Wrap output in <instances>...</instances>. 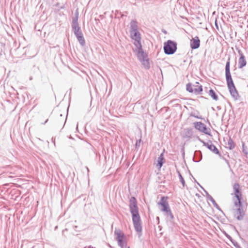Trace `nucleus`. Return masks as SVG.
Returning a JSON list of instances; mask_svg holds the SVG:
<instances>
[{"mask_svg": "<svg viewBox=\"0 0 248 248\" xmlns=\"http://www.w3.org/2000/svg\"><path fill=\"white\" fill-rule=\"evenodd\" d=\"M177 44L176 43L168 40L166 43H165L164 46V52L167 54H172L176 50Z\"/></svg>", "mask_w": 248, "mask_h": 248, "instance_id": "nucleus-6", "label": "nucleus"}, {"mask_svg": "<svg viewBox=\"0 0 248 248\" xmlns=\"http://www.w3.org/2000/svg\"><path fill=\"white\" fill-rule=\"evenodd\" d=\"M78 13L77 12L76 14V16L74 19H73L72 21V25H78Z\"/></svg>", "mask_w": 248, "mask_h": 248, "instance_id": "nucleus-18", "label": "nucleus"}, {"mask_svg": "<svg viewBox=\"0 0 248 248\" xmlns=\"http://www.w3.org/2000/svg\"><path fill=\"white\" fill-rule=\"evenodd\" d=\"M186 88L188 92L195 94H201L202 91V87L199 82L194 84L188 83L186 85Z\"/></svg>", "mask_w": 248, "mask_h": 248, "instance_id": "nucleus-5", "label": "nucleus"}, {"mask_svg": "<svg viewBox=\"0 0 248 248\" xmlns=\"http://www.w3.org/2000/svg\"><path fill=\"white\" fill-rule=\"evenodd\" d=\"M180 179H181V183H182V184H183V185L184 186V184H185V181H184L183 178L182 177V176L181 175H180Z\"/></svg>", "mask_w": 248, "mask_h": 248, "instance_id": "nucleus-19", "label": "nucleus"}, {"mask_svg": "<svg viewBox=\"0 0 248 248\" xmlns=\"http://www.w3.org/2000/svg\"><path fill=\"white\" fill-rule=\"evenodd\" d=\"M207 147L215 154H218L219 152L218 149L213 144H208Z\"/></svg>", "mask_w": 248, "mask_h": 248, "instance_id": "nucleus-17", "label": "nucleus"}, {"mask_svg": "<svg viewBox=\"0 0 248 248\" xmlns=\"http://www.w3.org/2000/svg\"><path fill=\"white\" fill-rule=\"evenodd\" d=\"M114 234L118 241V245L121 248H125L126 246V241L124 232L119 229H116L114 232Z\"/></svg>", "mask_w": 248, "mask_h": 248, "instance_id": "nucleus-4", "label": "nucleus"}, {"mask_svg": "<svg viewBox=\"0 0 248 248\" xmlns=\"http://www.w3.org/2000/svg\"><path fill=\"white\" fill-rule=\"evenodd\" d=\"M168 200V197L163 196L161 197L160 201L158 202L157 204L161 207V211L167 213L171 214V210L170 208Z\"/></svg>", "mask_w": 248, "mask_h": 248, "instance_id": "nucleus-7", "label": "nucleus"}, {"mask_svg": "<svg viewBox=\"0 0 248 248\" xmlns=\"http://www.w3.org/2000/svg\"><path fill=\"white\" fill-rule=\"evenodd\" d=\"M131 25V30H130V35L131 37L135 40L137 44H135V45L137 46L138 52L139 53H143L142 50V46L140 44V34L137 30V22L135 21H132L130 23Z\"/></svg>", "mask_w": 248, "mask_h": 248, "instance_id": "nucleus-3", "label": "nucleus"}, {"mask_svg": "<svg viewBox=\"0 0 248 248\" xmlns=\"http://www.w3.org/2000/svg\"><path fill=\"white\" fill-rule=\"evenodd\" d=\"M72 28L75 35L81 33L80 29L78 26V25H72Z\"/></svg>", "mask_w": 248, "mask_h": 248, "instance_id": "nucleus-16", "label": "nucleus"}, {"mask_svg": "<svg viewBox=\"0 0 248 248\" xmlns=\"http://www.w3.org/2000/svg\"><path fill=\"white\" fill-rule=\"evenodd\" d=\"M230 67V58H229L225 66V76L228 87L234 85L231 77Z\"/></svg>", "mask_w": 248, "mask_h": 248, "instance_id": "nucleus-8", "label": "nucleus"}, {"mask_svg": "<svg viewBox=\"0 0 248 248\" xmlns=\"http://www.w3.org/2000/svg\"><path fill=\"white\" fill-rule=\"evenodd\" d=\"M129 207L135 229L137 232H140L142 231L141 219L139 213L137 202L134 197H131L130 199Z\"/></svg>", "mask_w": 248, "mask_h": 248, "instance_id": "nucleus-1", "label": "nucleus"}, {"mask_svg": "<svg viewBox=\"0 0 248 248\" xmlns=\"http://www.w3.org/2000/svg\"><path fill=\"white\" fill-rule=\"evenodd\" d=\"M190 47L192 49H197L200 46V40L198 36H195L190 40Z\"/></svg>", "mask_w": 248, "mask_h": 248, "instance_id": "nucleus-9", "label": "nucleus"}, {"mask_svg": "<svg viewBox=\"0 0 248 248\" xmlns=\"http://www.w3.org/2000/svg\"><path fill=\"white\" fill-rule=\"evenodd\" d=\"M79 43L82 45H85V42L82 33L76 35Z\"/></svg>", "mask_w": 248, "mask_h": 248, "instance_id": "nucleus-14", "label": "nucleus"}, {"mask_svg": "<svg viewBox=\"0 0 248 248\" xmlns=\"http://www.w3.org/2000/svg\"><path fill=\"white\" fill-rule=\"evenodd\" d=\"M209 95L215 100H218V96L216 94L215 91L212 90V89H211L209 90Z\"/></svg>", "mask_w": 248, "mask_h": 248, "instance_id": "nucleus-15", "label": "nucleus"}, {"mask_svg": "<svg viewBox=\"0 0 248 248\" xmlns=\"http://www.w3.org/2000/svg\"><path fill=\"white\" fill-rule=\"evenodd\" d=\"M195 127L200 131L207 133V128L205 125L201 122H197L195 124Z\"/></svg>", "mask_w": 248, "mask_h": 248, "instance_id": "nucleus-11", "label": "nucleus"}, {"mask_svg": "<svg viewBox=\"0 0 248 248\" xmlns=\"http://www.w3.org/2000/svg\"><path fill=\"white\" fill-rule=\"evenodd\" d=\"M233 188L234 195L236 198V201L234 202V204L237 209L236 215L238 214L237 218L238 219H240L243 215V212L240 209L241 206V200L242 198V193L240 191V185L237 183L234 184L233 186Z\"/></svg>", "mask_w": 248, "mask_h": 248, "instance_id": "nucleus-2", "label": "nucleus"}, {"mask_svg": "<svg viewBox=\"0 0 248 248\" xmlns=\"http://www.w3.org/2000/svg\"><path fill=\"white\" fill-rule=\"evenodd\" d=\"M247 62L245 56L242 54L238 61L239 68H242L246 65Z\"/></svg>", "mask_w": 248, "mask_h": 248, "instance_id": "nucleus-12", "label": "nucleus"}, {"mask_svg": "<svg viewBox=\"0 0 248 248\" xmlns=\"http://www.w3.org/2000/svg\"><path fill=\"white\" fill-rule=\"evenodd\" d=\"M228 87L232 96L236 99H237L239 96V94L234 85L228 86Z\"/></svg>", "mask_w": 248, "mask_h": 248, "instance_id": "nucleus-10", "label": "nucleus"}, {"mask_svg": "<svg viewBox=\"0 0 248 248\" xmlns=\"http://www.w3.org/2000/svg\"><path fill=\"white\" fill-rule=\"evenodd\" d=\"M163 161H164L163 154H161L157 159V163L156 164V166L159 169H160L161 168V167L163 165Z\"/></svg>", "mask_w": 248, "mask_h": 248, "instance_id": "nucleus-13", "label": "nucleus"}]
</instances>
